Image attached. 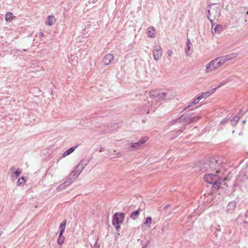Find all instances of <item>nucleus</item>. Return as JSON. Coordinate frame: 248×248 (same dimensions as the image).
<instances>
[{"instance_id":"42","label":"nucleus","mask_w":248,"mask_h":248,"mask_svg":"<svg viewBox=\"0 0 248 248\" xmlns=\"http://www.w3.org/2000/svg\"><path fill=\"white\" fill-rule=\"evenodd\" d=\"M172 52L171 50H168V51H167V54L168 55L170 56L172 55Z\"/></svg>"},{"instance_id":"10","label":"nucleus","mask_w":248,"mask_h":248,"mask_svg":"<svg viewBox=\"0 0 248 248\" xmlns=\"http://www.w3.org/2000/svg\"><path fill=\"white\" fill-rule=\"evenodd\" d=\"M233 55V54H231L230 55H226L225 56L218 57L217 59L218 62H219L220 65H222L227 61L232 59L233 58L232 56Z\"/></svg>"},{"instance_id":"48","label":"nucleus","mask_w":248,"mask_h":248,"mask_svg":"<svg viewBox=\"0 0 248 248\" xmlns=\"http://www.w3.org/2000/svg\"><path fill=\"white\" fill-rule=\"evenodd\" d=\"M217 232H215L214 234H215L216 236H217V235L216 234Z\"/></svg>"},{"instance_id":"21","label":"nucleus","mask_w":248,"mask_h":248,"mask_svg":"<svg viewBox=\"0 0 248 248\" xmlns=\"http://www.w3.org/2000/svg\"><path fill=\"white\" fill-rule=\"evenodd\" d=\"M148 35L150 37H154L155 34V28L153 26H150L147 29Z\"/></svg>"},{"instance_id":"14","label":"nucleus","mask_w":248,"mask_h":248,"mask_svg":"<svg viewBox=\"0 0 248 248\" xmlns=\"http://www.w3.org/2000/svg\"><path fill=\"white\" fill-rule=\"evenodd\" d=\"M89 160L88 159H82L80 163L76 166V169L80 168V170L82 171L84 168L88 164Z\"/></svg>"},{"instance_id":"32","label":"nucleus","mask_w":248,"mask_h":248,"mask_svg":"<svg viewBox=\"0 0 248 248\" xmlns=\"http://www.w3.org/2000/svg\"><path fill=\"white\" fill-rule=\"evenodd\" d=\"M190 49V45H186V48L185 49V52L187 56H190L191 55V53L189 52Z\"/></svg>"},{"instance_id":"30","label":"nucleus","mask_w":248,"mask_h":248,"mask_svg":"<svg viewBox=\"0 0 248 248\" xmlns=\"http://www.w3.org/2000/svg\"><path fill=\"white\" fill-rule=\"evenodd\" d=\"M236 206V203L234 201L231 202L229 203L228 207L230 209H234Z\"/></svg>"},{"instance_id":"28","label":"nucleus","mask_w":248,"mask_h":248,"mask_svg":"<svg viewBox=\"0 0 248 248\" xmlns=\"http://www.w3.org/2000/svg\"><path fill=\"white\" fill-rule=\"evenodd\" d=\"M213 188L218 190L220 188L221 182L220 181H217V182H213L211 184Z\"/></svg>"},{"instance_id":"23","label":"nucleus","mask_w":248,"mask_h":248,"mask_svg":"<svg viewBox=\"0 0 248 248\" xmlns=\"http://www.w3.org/2000/svg\"><path fill=\"white\" fill-rule=\"evenodd\" d=\"M63 233L59 232V234L57 239V243L59 245L62 246L65 240V237L63 236Z\"/></svg>"},{"instance_id":"35","label":"nucleus","mask_w":248,"mask_h":248,"mask_svg":"<svg viewBox=\"0 0 248 248\" xmlns=\"http://www.w3.org/2000/svg\"><path fill=\"white\" fill-rule=\"evenodd\" d=\"M230 119V118H228V116L226 117L225 118L223 119L221 122V124H225L227 122H228Z\"/></svg>"},{"instance_id":"51","label":"nucleus","mask_w":248,"mask_h":248,"mask_svg":"<svg viewBox=\"0 0 248 248\" xmlns=\"http://www.w3.org/2000/svg\"><path fill=\"white\" fill-rule=\"evenodd\" d=\"M247 14L248 15V11L247 12Z\"/></svg>"},{"instance_id":"39","label":"nucleus","mask_w":248,"mask_h":248,"mask_svg":"<svg viewBox=\"0 0 248 248\" xmlns=\"http://www.w3.org/2000/svg\"><path fill=\"white\" fill-rule=\"evenodd\" d=\"M40 38H41L44 36V33L43 32H39L37 35Z\"/></svg>"},{"instance_id":"33","label":"nucleus","mask_w":248,"mask_h":248,"mask_svg":"<svg viewBox=\"0 0 248 248\" xmlns=\"http://www.w3.org/2000/svg\"><path fill=\"white\" fill-rule=\"evenodd\" d=\"M122 224H112V225L115 227L116 230L117 232H119L121 229V225Z\"/></svg>"},{"instance_id":"37","label":"nucleus","mask_w":248,"mask_h":248,"mask_svg":"<svg viewBox=\"0 0 248 248\" xmlns=\"http://www.w3.org/2000/svg\"><path fill=\"white\" fill-rule=\"evenodd\" d=\"M244 223L248 224V210L245 213V219Z\"/></svg>"},{"instance_id":"43","label":"nucleus","mask_w":248,"mask_h":248,"mask_svg":"<svg viewBox=\"0 0 248 248\" xmlns=\"http://www.w3.org/2000/svg\"><path fill=\"white\" fill-rule=\"evenodd\" d=\"M218 88H217V87L216 88H214L213 89H212L211 91H209V92H212V94L214 93L216 90Z\"/></svg>"},{"instance_id":"27","label":"nucleus","mask_w":248,"mask_h":248,"mask_svg":"<svg viewBox=\"0 0 248 248\" xmlns=\"http://www.w3.org/2000/svg\"><path fill=\"white\" fill-rule=\"evenodd\" d=\"M211 94H212V92L207 91L206 92L202 93L201 94H199V95L200 97L201 98V99H202V98H206L207 97H208Z\"/></svg>"},{"instance_id":"15","label":"nucleus","mask_w":248,"mask_h":248,"mask_svg":"<svg viewBox=\"0 0 248 248\" xmlns=\"http://www.w3.org/2000/svg\"><path fill=\"white\" fill-rule=\"evenodd\" d=\"M222 31L223 27L220 24L216 25L215 28H213V26H212L211 31L213 33H219Z\"/></svg>"},{"instance_id":"24","label":"nucleus","mask_w":248,"mask_h":248,"mask_svg":"<svg viewBox=\"0 0 248 248\" xmlns=\"http://www.w3.org/2000/svg\"><path fill=\"white\" fill-rule=\"evenodd\" d=\"M240 120V117L238 116H234L232 119H231V124L232 127H235L236 124Z\"/></svg>"},{"instance_id":"16","label":"nucleus","mask_w":248,"mask_h":248,"mask_svg":"<svg viewBox=\"0 0 248 248\" xmlns=\"http://www.w3.org/2000/svg\"><path fill=\"white\" fill-rule=\"evenodd\" d=\"M188 115H189L188 119L187 120L186 123L187 124H190L195 122L197 121L199 119L201 118V116H194V117H190V115L192 114V113H187Z\"/></svg>"},{"instance_id":"5","label":"nucleus","mask_w":248,"mask_h":248,"mask_svg":"<svg viewBox=\"0 0 248 248\" xmlns=\"http://www.w3.org/2000/svg\"><path fill=\"white\" fill-rule=\"evenodd\" d=\"M217 173H213V172H208L204 175V180L207 183L212 184L213 182L221 181V177L217 174Z\"/></svg>"},{"instance_id":"8","label":"nucleus","mask_w":248,"mask_h":248,"mask_svg":"<svg viewBox=\"0 0 248 248\" xmlns=\"http://www.w3.org/2000/svg\"><path fill=\"white\" fill-rule=\"evenodd\" d=\"M162 48L159 46H155L153 50L154 58L155 61L160 59L162 56Z\"/></svg>"},{"instance_id":"20","label":"nucleus","mask_w":248,"mask_h":248,"mask_svg":"<svg viewBox=\"0 0 248 248\" xmlns=\"http://www.w3.org/2000/svg\"><path fill=\"white\" fill-rule=\"evenodd\" d=\"M55 22V18L54 16H48L47 17V21L46 22V24L47 26H51L53 25L54 22Z\"/></svg>"},{"instance_id":"46","label":"nucleus","mask_w":248,"mask_h":248,"mask_svg":"<svg viewBox=\"0 0 248 248\" xmlns=\"http://www.w3.org/2000/svg\"><path fill=\"white\" fill-rule=\"evenodd\" d=\"M246 120H243V121H242V123H243V124H245V123H246Z\"/></svg>"},{"instance_id":"4","label":"nucleus","mask_w":248,"mask_h":248,"mask_svg":"<svg viewBox=\"0 0 248 248\" xmlns=\"http://www.w3.org/2000/svg\"><path fill=\"white\" fill-rule=\"evenodd\" d=\"M148 140L149 138L147 137H142L137 142L127 143L124 149L130 152L135 151L139 149L140 146L144 144Z\"/></svg>"},{"instance_id":"47","label":"nucleus","mask_w":248,"mask_h":248,"mask_svg":"<svg viewBox=\"0 0 248 248\" xmlns=\"http://www.w3.org/2000/svg\"><path fill=\"white\" fill-rule=\"evenodd\" d=\"M217 231L220 232V230L219 229H217Z\"/></svg>"},{"instance_id":"18","label":"nucleus","mask_w":248,"mask_h":248,"mask_svg":"<svg viewBox=\"0 0 248 248\" xmlns=\"http://www.w3.org/2000/svg\"><path fill=\"white\" fill-rule=\"evenodd\" d=\"M78 146V144L76 146H73L66 150L62 154V156L63 157H65L66 156L71 154L75 150Z\"/></svg>"},{"instance_id":"12","label":"nucleus","mask_w":248,"mask_h":248,"mask_svg":"<svg viewBox=\"0 0 248 248\" xmlns=\"http://www.w3.org/2000/svg\"><path fill=\"white\" fill-rule=\"evenodd\" d=\"M114 60V56L112 54H108L106 55L103 60V63L105 65H108Z\"/></svg>"},{"instance_id":"6","label":"nucleus","mask_w":248,"mask_h":248,"mask_svg":"<svg viewBox=\"0 0 248 248\" xmlns=\"http://www.w3.org/2000/svg\"><path fill=\"white\" fill-rule=\"evenodd\" d=\"M221 65L218 62L217 59L211 61L206 66V72L209 73L220 67Z\"/></svg>"},{"instance_id":"1","label":"nucleus","mask_w":248,"mask_h":248,"mask_svg":"<svg viewBox=\"0 0 248 248\" xmlns=\"http://www.w3.org/2000/svg\"><path fill=\"white\" fill-rule=\"evenodd\" d=\"M218 157H211L205 160L200 161L195 170L199 171L201 173L204 172H213L219 173L222 161L219 160Z\"/></svg>"},{"instance_id":"7","label":"nucleus","mask_w":248,"mask_h":248,"mask_svg":"<svg viewBox=\"0 0 248 248\" xmlns=\"http://www.w3.org/2000/svg\"><path fill=\"white\" fill-rule=\"evenodd\" d=\"M125 214L124 212H116L112 217V224H122L124 218Z\"/></svg>"},{"instance_id":"26","label":"nucleus","mask_w":248,"mask_h":248,"mask_svg":"<svg viewBox=\"0 0 248 248\" xmlns=\"http://www.w3.org/2000/svg\"><path fill=\"white\" fill-rule=\"evenodd\" d=\"M186 129L185 125H184L182 128L178 130L176 133H174L173 138H171V140H172L175 138H177L179 135L183 132L184 130Z\"/></svg>"},{"instance_id":"31","label":"nucleus","mask_w":248,"mask_h":248,"mask_svg":"<svg viewBox=\"0 0 248 248\" xmlns=\"http://www.w3.org/2000/svg\"><path fill=\"white\" fill-rule=\"evenodd\" d=\"M152 218L151 217L149 216L146 217L145 219V221L144 223V224L148 225L149 226H150V225L152 223Z\"/></svg>"},{"instance_id":"9","label":"nucleus","mask_w":248,"mask_h":248,"mask_svg":"<svg viewBox=\"0 0 248 248\" xmlns=\"http://www.w3.org/2000/svg\"><path fill=\"white\" fill-rule=\"evenodd\" d=\"M189 115L187 114L181 115L179 118L173 120L170 123L171 125H174L177 123H180L183 122H187V120L188 119Z\"/></svg>"},{"instance_id":"50","label":"nucleus","mask_w":248,"mask_h":248,"mask_svg":"<svg viewBox=\"0 0 248 248\" xmlns=\"http://www.w3.org/2000/svg\"><path fill=\"white\" fill-rule=\"evenodd\" d=\"M18 51V50L17 49H16V53H17Z\"/></svg>"},{"instance_id":"38","label":"nucleus","mask_w":248,"mask_h":248,"mask_svg":"<svg viewBox=\"0 0 248 248\" xmlns=\"http://www.w3.org/2000/svg\"><path fill=\"white\" fill-rule=\"evenodd\" d=\"M22 173V171L20 169H16V178H17Z\"/></svg>"},{"instance_id":"36","label":"nucleus","mask_w":248,"mask_h":248,"mask_svg":"<svg viewBox=\"0 0 248 248\" xmlns=\"http://www.w3.org/2000/svg\"><path fill=\"white\" fill-rule=\"evenodd\" d=\"M11 172H12L11 176L13 177V178H15L16 177V170H15V169L14 168H12L11 169Z\"/></svg>"},{"instance_id":"40","label":"nucleus","mask_w":248,"mask_h":248,"mask_svg":"<svg viewBox=\"0 0 248 248\" xmlns=\"http://www.w3.org/2000/svg\"><path fill=\"white\" fill-rule=\"evenodd\" d=\"M94 248H100V245L98 244L97 240H96L93 246Z\"/></svg>"},{"instance_id":"29","label":"nucleus","mask_w":248,"mask_h":248,"mask_svg":"<svg viewBox=\"0 0 248 248\" xmlns=\"http://www.w3.org/2000/svg\"><path fill=\"white\" fill-rule=\"evenodd\" d=\"M14 17V15L13 13L11 12H9L7 13L5 15V19L8 22H11L13 19Z\"/></svg>"},{"instance_id":"44","label":"nucleus","mask_w":248,"mask_h":248,"mask_svg":"<svg viewBox=\"0 0 248 248\" xmlns=\"http://www.w3.org/2000/svg\"><path fill=\"white\" fill-rule=\"evenodd\" d=\"M170 206V204H167L163 208V209H167L168 208H169Z\"/></svg>"},{"instance_id":"19","label":"nucleus","mask_w":248,"mask_h":248,"mask_svg":"<svg viewBox=\"0 0 248 248\" xmlns=\"http://www.w3.org/2000/svg\"><path fill=\"white\" fill-rule=\"evenodd\" d=\"M201 100V98L200 97L199 95H198L197 97L194 98L193 101L190 102L187 106L184 109V110H186L189 107L192 106L193 105L197 104L199 101Z\"/></svg>"},{"instance_id":"17","label":"nucleus","mask_w":248,"mask_h":248,"mask_svg":"<svg viewBox=\"0 0 248 248\" xmlns=\"http://www.w3.org/2000/svg\"><path fill=\"white\" fill-rule=\"evenodd\" d=\"M28 177L22 176L19 177L16 181V184L18 186H21L25 185V182L27 181Z\"/></svg>"},{"instance_id":"3","label":"nucleus","mask_w":248,"mask_h":248,"mask_svg":"<svg viewBox=\"0 0 248 248\" xmlns=\"http://www.w3.org/2000/svg\"><path fill=\"white\" fill-rule=\"evenodd\" d=\"M150 97L156 102L170 100L174 97V95L170 94L169 92H161L159 90H152L149 93Z\"/></svg>"},{"instance_id":"22","label":"nucleus","mask_w":248,"mask_h":248,"mask_svg":"<svg viewBox=\"0 0 248 248\" xmlns=\"http://www.w3.org/2000/svg\"><path fill=\"white\" fill-rule=\"evenodd\" d=\"M140 213V208H139L138 210H135L131 213L130 217L134 220L137 219L139 217Z\"/></svg>"},{"instance_id":"11","label":"nucleus","mask_w":248,"mask_h":248,"mask_svg":"<svg viewBox=\"0 0 248 248\" xmlns=\"http://www.w3.org/2000/svg\"><path fill=\"white\" fill-rule=\"evenodd\" d=\"M81 172V171H80V170H76V167L75 170L72 171V172L67 179H70V180L71 181L72 183L73 182V181L75 180L77 177H78V176L79 175Z\"/></svg>"},{"instance_id":"45","label":"nucleus","mask_w":248,"mask_h":248,"mask_svg":"<svg viewBox=\"0 0 248 248\" xmlns=\"http://www.w3.org/2000/svg\"><path fill=\"white\" fill-rule=\"evenodd\" d=\"M147 244H145V245H144L142 246V248H147Z\"/></svg>"},{"instance_id":"25","label":"nucleus","mask_w":248,"mask_h":248,"mask_svg":"<svg viewBox=\"0 0 248 248\" xmlns=\"http://www.w3.org/2000/svg\"><path fill=\"white\" fill-rule=\"evenodd\" d=\"M67 220L64 219L60 225V231L59 232L63 233L64 232Z\"/></svg>"},{"instance_id":"34","label":"nucleus","mask_w":248,"mask_h":248,"mask_svg":"<svg viewBox=\"0 0 248 248\" xmlns=\"http://www.w3.org/2000/svg\"><path fill=\"white\" fill-rule=\"evenodd\" d=\"M228 82V80H225L219 83V84L217 85V88H220V87L222 86L223 85H225Z\"/></svg>"},{"instance_id":"41","label":"nucleus","mask_w":248,"mask_h":248,"mask_svg":"<svg viewBox=\"0 0 248 248\" xmlns=\"http://www.w3.org/2000/svg\"><path fill=\"white\" fill-rule=\"evenodd\" d=\"M186 45H187V46H188V45H191V41H190V39L189 38H188L187 39Z\"/></svg>"},{"instance_id":"2","label":"nucleus","mask_w":248,"mask_h":248,"mask_svg":"<svg viewBox=\"0 0 248 248\" xmlns=\"http://www.w3.org/2000/svg\"><path fill=\"white\" fill-rule=\"evenodd\" d=\"M212 7L211 4H209L208 7L209 9L208 10L207 18L209 19L210 22L214 26V20H217L221 14V7L217 4H213Z\"/></svg>"},{"instance_id":"49","label":"nucleus","mask_w":248,"mask_h":248,"mask_svg":"<svg viewBox=\"0 0 248 248\" xmlns=\"http://www.w3.org/2000/svg\"><path fill=\"white\" fill-rule=\"evenodd\" d=\"M76 170H80V168L78 169H76Z\"/></svg>"},{"instance_id":"13","label":"nucleus","mask_w":248,"mask_h":248,"mask_svg":"<svg viewBox=\"0 0 248 248\" xmlns=\"http://www.w3.org/2000/svg\"><path fill=\"white\" fill-rule=\"evenodd\" d=\"M71 184V181L70 180V179H66L62 184L57 187V190L58 191H61Z\"/></svg>"}]
</instances>
